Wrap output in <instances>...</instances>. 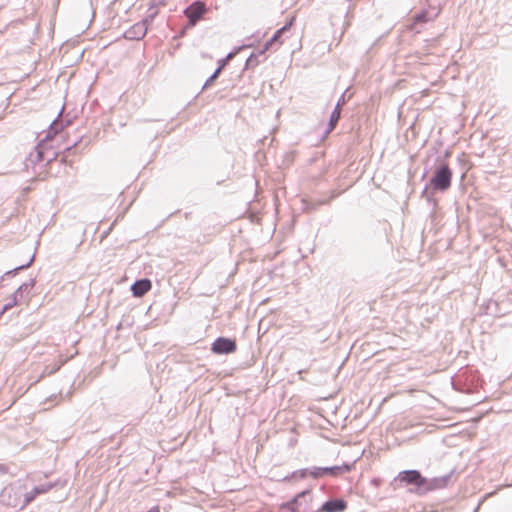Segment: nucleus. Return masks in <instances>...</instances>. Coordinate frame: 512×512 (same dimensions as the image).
Wrapping results in <instances>:
<instances>
[{"label":"nucleus","instance_id":"1","mask_svg":"<svg viewBox=\"0 0 512 512\" xmlns=\"http://www.w3.org/2000/svg\"><path fill=\"white\" fill-rule=\"evenodd\" d=\"M452 176L453 172L449 165L445 162L440 163L436 166L429 183L426 184L421 192V197L429 204H432L433 207H436L437 200L434 197V193L447 191L451 187Z\"/></svg>","mask_w":512,"mask_h":512},{"label":"nucleus","instance_id":"32","mask_svg":"<svg viewBox=\"0 0 512 512\" xmlns=\"http://www.w3.org/2000/svg\"><path fill=\"white\" fill-rule=\"evenodd\" d=\"M477 509H478V508H476L474 512H477Z\"/></svg>","mask_w":512,"mask_h":512},{"label":"nucleus","instance_id":"11","mask_svg":"<svg viewBox=\"0 0 512 512\" xmlns=\"http://www.w3.org/2000/svg\"><path fill=\"white\" fill-rule=\"evenodd\" d=\"M440 14V9L436 7H429L422 9L413 18V25L424 24L435 20Z\"/></svg>","mask_w":512,"mask_h":512},{"label":"nucleus","instance_id":"20","mask_svg":"<svg viewBox=\"0 0 512 512\" xmlns=\"http://www.w3.org/2000/svg\"><path fill=\"white\" fill-rule=\"evenodd\" d=\"M34 259H35V255L33 254V255L30 257V259L28 260V262H27V263H25V264H21V265H19V266L15 267L14 269H12V270H10V271H7V272H6V275L14 276V275H16V274L18 273V271L29 268V267L32 265V263L34 262Z\"/></svg>","mask_w":512,"mask_h":512},{"label":"nucleus","instance_id":"22","mask_svg":"<svg viewBox=\"0 0 512 512\" xmlns=\"http://www.w3.org/2000/svg\"><path fill=\"white\" fill-rule=\"evenodd\" d=\"M263 54H259L258 53H251L250 56L248 57V59L246 60V63H245V69H249L250 67H254L256 65L259 64V56H262Z\"/></svg>","mask_w":512,"mask_h":512},{"label":"nucleus","instance_id":"12","mask_svg":"<svg viewBox=\"0 0 512 512\" xmlns=\"http://www.w3.org/2000/svg\"><path fill=\"white\" fill-rule=\"evenodd\" d=\"M294 17L291 18L284 26L278 29L274 35L264 44L262 49L259 50V54H264L266 51L272 48L275 43L281 44V37L284 32L288 31L293 25Z\"/></svg>","mask_w":512,"mask_h":512},{"label":"nucleus","instance_id":"3","mask_svg":"<svg viewBox=\"0 0 512 512\" xmlns=\"http://www.w3.org/2000/svg\"><path fill=\"white\" fill-rule=\"evenodd\" d=\"M63 128L62 122L56 118L49 126V130L39 144H43V155H44V161L45 165L50 164L54 159H56L58 153L48 145L47 140L52 139L56 134H58L59 131H61Z\"/></svg>","mask_w":512,"mask_h":512},{"label":"nucleus","instance_id":"31","mask_svg":"<svg viewBox=\"0 0 512 512\" xmlns=\"http://www.w3.org/2000/svg\"><path fill=\"white\" fill-rule=\"evenodd\" d=\"M78 144V141H75L71 146H68L66 148V151L70 152L71 150L74 149V147Z\"/></svg>","mask_w":512,"mask_h":512},{"label":"nucleus","instance_id":"9","mask_svg":"<svg viewBox=\"0 0 512 512\" xmlns=\"http://www.w3.org/2000/svg\"><path fill=\"white\" fill-rule=\"evenodd\" d=\"M44 161L43 144H37L32 152L26 157L24 161V168L26 171L30 169L36 172V166Z\"/></svg>","mask_w":512,"mask_h":512},{"label":"nucleus","instance_id":"7","mask_svg":"<svg viewBox=\"0 0 512 512\" xmlns=\"http://www.w3.org/2000/svg\"><path fill=\"white\" fill-rule=\"evenodd\" d=\"M207 12V7L202 1H194L184 9V15L187 17L188 22L184 28L194 27Z\"/></svg>","mask_w":512,"mask_h":512},{"label":"nucleus","instance_id":"21","mask_svg":"<svg viewBox=\"0 0 512 512\" xmlns=\"http://www.w3.org/2000/svg\"><path fill=\"white\" fill-rule=\"evenodd\" d=\"M39 494L38 493H34V488L24 494L22 497H21V508H25L30 502H32Z\"/></svg>","mask_w":512,"mask_h":512},{"label":"nucleus","instance_id":"13","mask_svg":"<svg viewBox=\"0 0 512 512\" xmlns=\"http://www.w3.org/2000/svg\"><path fill=\"white\" fill-rule=\"evenodd\" d=\"M347 508L345 500L340 498L329 499L322 504L319 512H343Z\"/></svg>","mask_w":512,"mask_h":512},{"label":"nucleus","instance_id":"2","mask_svg":"<svg viewBox=\"0 0 512 512\" xmlns=\"http://www.w3.org/2000/svg\"><path fill=\"white\" fill-rule=\"evenodd\" d=\"M311 500V490H303L296 494L290 501L281 504L279 512H312L309 507Z\"/></svg>","mask_w":512,"mask_h":512},{"label":"nucleus","instance_id":"27","mask_svg":"<svg viewBox=\"0 0 512 512\" xmlns=\"http://www.w3.org/2000/svg\"><path fill=\"white\" fill-rule=\"evenodd\" d=\"M21 303L20 300H15V298L12 297V301L5 304L0 312V314H3L5 311H7L8 309L12 308L13 306L17 305Z\"/></svg>","mask_w":512,"mask_h":512},{"label":"nucleus","instance_id":"4","mask_svg":"<svg viewBox=\"0 0 512 512\" xmlns=\"http://www.w3.org/2000/svg\"><path fill=\"white\" fill-rule=\"evenodd\" d=\"M396 480L409 485H414L416 487V492L419 495H424V488L427 484V478L422 476L418 470L411 469L401 471L396 477Z\"/></svg>","mask_w":512,"mask_h":512},{"label":"nucleus","instance_id":"8","mask_svg":"<svg viewBox=\"0 0 512 512\" xmlns=\"http://www.w3.org/2000/svg\"><path fill=\"white\" fill-rule=\"evenodd\" d=\"M237 350V343L234 339L218 337L211 345V351L216 355H228Z\"/></svg>","mask_w":512,"mask_h":512},{"label":"nucleus","instance_id":"24","mask_svg":"<svg viewBox=\"0 0 512 512\" xmlns=\"http://www.w3.org/2000/svg\"><path fill=\"white\" fill-rule=\"evenodd\" d=\"M322 468L323 467H312V468H308L309 471V476H311L312 478L314 479H318V478H321L324 476L323 472H322Z\"/></svg>","mask_w":512,"mask_h":512},{"label":"nucleus","instance_id":"19","mask_svg":"<svg viewBox=\"0 0 512 512\" xmlns=\"http://www.w3.org/2000/svg\"><path fill=\"white\" fill-rule=\"evenodd\" d=\"M59 482H49L45 484H40L34 487V493L44 494L49 492L53 487H55Z\"/></svg>","mask_w":512,"mask_h":512},{"label":"nucleus","instance_id":"17","mask_svg":"<svg viewBox=\"0 0 512 512\" xmlns=\"http://www.w3.org/2000/svg\"><path fill=\"white\" fill-rule=\"evenodd\" d=\"M340 117H341V111L339 110V107H334V109L330 115L328 127L325 131V135H328L331 131L334 130V128L338 124Z\"/></svg>","mask_w":512,"mask_h":512},{"label":"nucleus","instance_id":"26","mask_svg":"<svg viewBox=\"0 0 512 512\" xmlns=\"http://www.w3.org/2000/svg\"><path fill=\"white\" fill-rule=\"evenodd\" d=\"M308 471H309L308 468H303V469L294 471L292 473V477L304 479V478H306L309 475Z\"/></svg>","mask_w":512,"mask_h":512},{"label":"nucleus","instance_id":"25","mask_svg":"<svg viewBox=\"0 0 512 512\" xmlns=\"http://www.w3.org/2000/svg\"><path fill=\"white\" fill-rule=\"evenodd\" d=\"M233 56H234V53L230 52V53L227 54V56L225 58L220 59L218 61L217 69H220V71H222L223 68L227 65L228 61L233 58Z\"/></svg>","mask_w":512,"mask_h":512},{"label":"nucleus","instance_id":"29","mask_svg":"<svg viewBox=\"0 0 512 512\" xmlns=\"http://www.w3.org/2000/svg\"><path fill=\"white\" fill-rule=\"evenodd\" d=\"M346 103V92H344L341 97L339 98L337 104L335 107H339V110L341 111L342 106Z\"/></svg>","mask_w":512,"mask_h":512},{"label":"nucleus","instance_id":"10","mask_svg":"<svg viewBox=\"0 0 512 512\" xmlns=\"http://www.w3.org/2000/svg\"><path fill=\"white\" fill-rule=\"evenodd\" d=\"M453 471L450 473L440 476V477H434L432 479H427V484L424 488V495L427 494L430 491L446 488L449 486L450 482L452 481L453 477Z\"/></svg>","mask_w":512,"mask_h":512},{"label":"nucleus","instance_id":"15","mask_svg":"<svg viewBox=\"0 0 512 512\" xmlns=\"http://www.w3.org/2000/svg\"><path fill=\"white\" fill-rule=\"evenodd\" d=\"M152 288V283L148 278H142L136 280L131 285V291L133 296L142 297Z\"/></svg>","mask_w":512,"mask_h":512},{"label":"nucleus","instance_id":"30","mask_svg":"<svg viewBox=\"0 0 512 512\" xmlns=\"http://www.w3.org/2000/svg\"><path fill=\"white\" fill-rule=\"evenodd\" d=\"M146 512H160V509L158 506H153Z\"/></svg>","mask_w":512,"mask_h":512},{"label":"nucleus","instance_id":"28","mask_svg":"<svg viewBox=\"0 0 512 512\" xmlns=\"http://www.w3.org/2000/svg\"><path fill=\"white\" fill-rule=\"evenodd\" d=\"M165 1H166V0H160V1L152 0V1H151V3H150V8H149V10H153V11H155V10H156V8H157L159 5H163Z\"/></svg>","mask_w":512,"mask_h":512},{"label":"nucleus","instance_id":"14","mask_svg":"<svg viewBox=\"0 0 512 512\" xmlns=\"http://www.w3.org/2000/svg\"><path fill=\"white\" fill-rule=\"evenodd\" d=\"M36 280L34 278L29 279L27 282L21 284L16 291L13 293L15 300H28L31 290L34 288Z\"/></svg>","mask_w":512,"mask_h":512},{"label":"nucleus","instance_id":"5","mask_svg":"<svg viewBox=\"0 0 512 512\" xmlns=\"http://www.w3.org/2000/svg\"><path fill=\"white\" fill-rule=\"evenodd\" d=\"M23 496L20 486L8 485L0 492V503L11 508H21V497Z\"/></svg>","mask_w":512,"mask_h":512},{"label":"nucleus","instance_id":"18","mask_svg":"<svg viewBox=\"0 0 512 512\" xmlns=\"http://www.w3.org/2000/svg\"><path fill=\"white\" fill-rule=\"evenodd\" d=\"M463 376H464V374L456 375V377L452 379V386L456 391H459L462 393H468V392H470V387L466 386V384H464Z\"/></svg>","mask_w":512,"mask_h":512},{"label":"nucleus","instance_id":"23","mask_svg":"<svg viewBox=\"0 0 512 512\" xmlns=\"http://www.w3.org/2000/svg\"><path fill=\"white\" fill-rule=\"evenodd\" d=\"M221 71L220 69H215V71L212 73V75L205 81V83L202 86V90L207 89L212 85V83L219 77Z\"/></svg>","mask_w":512,"mask_h":512},{"label":"nucleus","instance_id":"16","mask_svg":"<svg viewBox=\"0 0 512 512\" xmlns=\"http://www.w3.org/2000/svg\"><path fill=\"white\" fill-rule=\"evenodd\" d=\"M351 468H352L351 464L344 463L342 465L323 467L322 472H323L324 476L329 475L332 477H337L339 475L349 472L351 470Z\"/></svg>","mask_w":512,"mask_h":512},{"label":"nucleus","instance_id":"6","mask_svg":"<svg viewBox=\"0 0 512 512\" xmlns=\"http://www.w3.org/2000/svg\"><path fill=\"white\" fill-rule=\"evenodd\" d=\"M157 10L152 11L146 18L132 25L125 33L124 37L129 40L142 39L148 30V25L151 24L157 15Z\"/></svg>","mask_w":512,"mask_h":512}]
</instances>
